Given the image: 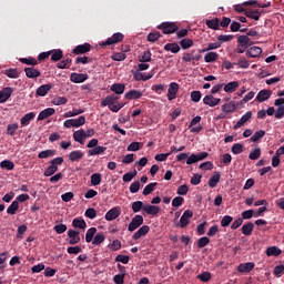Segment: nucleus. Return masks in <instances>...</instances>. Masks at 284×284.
<instances>
[{
	"label": "nucleus",
	"mask_w": 284,
	"mask_h": 284,
	"mask_svg": "<svg viewBox=\"0 0 284 284\" xmlns=\"http://www.w3.org/2000/svg\"><path fill=\"white\" fill-rule=\"evenodd\" d=\"M85 131L83 129L73 132V141H75V143L83 145V143H85Z\"/></svg>",
	"instance_id": "12"
},
{
	"label": "nucleus",
	"mask_w": 284,
	"mask_h": 284,
	"mask_svg": "<svg viewBox=\"0 0 284 284\" xmlns=\"http://www.w3.org/2000/svg\"><path fill=\"white\" fill-rule=\"evenodd\" d=\"M125 99H129V101H132L133 99H141L143 97V93L138 90H131L125 93Z\"/></svg>",
	"instance_id": "30"
},
{
	"label": "nucleus",
	"mask_w": 284,
	"mask_h": 284,
	"mask_svg": "<svg viewBox=\"0 0 284 284\" xmlns=\"http://www.w3.org/2000/svg\"><path fill=\"white\" fill-rule=\"evenodd\" d=\"M119 216H121V210H119L118 207H113L109 212H106L105 220L114 221V220L119 219Z\"/></svg>",
	"instance_id": "20"
},
{
	"label": "nucleus",
	"mask_w": 284,
	"mask_h": 284,
	"mask_svg": "<svg viewBox=\"0 0 284 284\" xmlns=\"http://www.w3.org/2000/svg\"><path fill=\"white\" fill-rule=\"evenodd\" d=\"M57 110L54 108H48L41 111L38 115V121H45V119H49V116H52Z\"/></svg>",
	"instance_id": "17"
},
{
	"label": "nucleus",
	"mask_w": 284,
	"mask_h": 284,
	"mask_svg": "<svg viewBox=\"0 0 284 284\" xmlns=\"http://www.w3.org/2000/svg\"><path fill=\"white\" fill-rule=\"evenodd\" d=\"M261 54H263V49H261V47H251L246 51V57H250V59H257Z\"/></svg>",
	"instance_id": "14"
},
{
	"label": "nucleus",
	"mask_w": 284,
	"mask_h": 284,
	"mask_svg": "<svg viewBox=\"0 0 284 284\" xmlns=\"http://www.w3.org/2000/svg\"><path fill=\"white\" fill-rule=\"evenodd\" d=\"M148 232H150V226L143 225L133 234V240L139 241V239H141V236H145Z\"/></svg>",
	"instance_id": "25"
},
{
	"label": "nucleus",
	"mask_w": 284,
	"mask_h": 284,
	"mask_svg": "<svg viewBox=\"0 0 284 284\" xmlns=\"http://www.w3.org/2000/svg\"><path fill=\"white\" fill-rule=\"evenodd\" d=\"M79 114H83V110L81 109H74L73 111H69L64 113V119H70L72 116H79Z\"/></svg>",
	"instance_id": "54"
},
{
	"label": "nucleus",
	"mask_w": 284,
	"mask_h": 284,
	"mask_svg": "<svg viewBox=\"0 0 284 284\" xmlns=\"http://www.w3.org/2000/svg\"><path fill=\"white\" fill-rule=\"evenodd\" d=\"M252 119V111H247L242 118L236 122V124L233 126L234 130H239V128H243L247 121Z\"/></svg>",
	"instance_id": "15"
},
{
	"label": "nucleus",
	"mask_w": 284,
	"mask_h": 284,
	"mask_svg": "<svg viewBox=\"0 0 284 284\" xmlns=\"http://www.w3.org/2000/svg\"><path fill=\"white\" fill-rule=\"evenodd\" d=\"M158 28L162 30L163 34H174V32H179V27L175 22H162Z\"/></svg>",
	"instance_id": "1"
},
{
	"label": "nucleus",
	"mask_w": 284,
	"mask_h": 284,
	"mask_svg": "<svg viewBox=\"0 0 284 284\" xmlns=\"http://www.w3.org/2000/svg\"><path fill=\"white\" fill-rule=\"evenodd\" d=\"M159 39H161V32L159 31H154L148 34V41H150V43H154L155 41H159Z\"/></svg>",
	"instance_id": "50"
},
{
	"label": "nucleus",
	"mask_w": 284,
	"mask_h": 284,
	"mask_svg": "<svg viewBox=\"0 0 284 284\" xmlns=\"http://www.w3.org/2000/svg\"><path fill=\"white\" fill-rule=\"evenodd\" d=\"M204 105H209L210 108H216L219 103H221V99L214 98V95H206L203 99Z\"/></svg>",
	"instance_id": "9"
},
{
	"label": "nucleus",
	"mask_w": 284,
	"mask_h": 284,
	"mask_svg": "<svg viewBox=\"0 0 284 284\" xmlns=\"http://www.w3.org/2000/svg\"><path fill=\"white\" fill-rule=\"evenodd\" d=\"M85 125V116L81 115L78 119H69L63 122V126L67 129L70 128H81Z\"/></svg>",
	"instance_id": "2"
},
{
	"label": "nucleus",
	"mask_w": 284,
	"mask_h": 284,
	"mask_svg": "<svg viewBox=\"0 0 284 284\" xmlns=\"http://www.w3.org/2000/svg\"><path fill=\"white\" fill-rule=\"evenodd\" d=\"M221 181V174L219 172H215L213 176L210 178L209 180V186L210 187H216L219 185V182Z\"/></svg>",
	"instance_id": "36"
},
{
	"label": "nucleus",
	"mask_w": 284,
	"mask_h": 284,
	"mask_svg": "<svg viewBox=\"0 0 284 284\" xmlns=\"http://www.w3.org/2000/svg\"><path fill=\"white\" fill-rule=\"evenodd\" d=\"M143 207H145V205H143V203L141 201H135L132 203V211L134 213L141 212V210H143Z\"/></svg>",
	"instance_id": "59"
},
{
	"label": "nucleus",
	"mask_w": 284,
	"mask_h": 284,
	"mask_svg": "<svg viewBox=\"0 0 284 284\" xmlns=\"http://www.w3.org/2000/svg\"><path fill=\"white\" fill-rule=\"evenodd\" d=\"M59 170V166L55 165H50L45 171H44V176H52L57 171Z\"/></svg>",
	"instance_id": "63"
},
{
	"label": "nucleus",
	"mask_w": 284,
	"mask_h": 284,
	"mask_svg": "<svg viewBox=\"0 0 284 284\" xmlns=\"http://www.w3.org/2000/svg\"><path fill=\"white\" fill-rule=\"evenodd\" d=\"M121 41H123V33L118 32L102 42V45H114V43H121Z\"/></svg>",
	"instance_id": "6"
},
{
	"label": "nucleus",
	"mask_w": 284,
	"mask_h": 284,
	"mask_svg": "<svg viewBox=\"0 0 284 284\" xmlns=\"http://www.w3.org/2000/svg\"><path fill=\"white\" fill-rule=\"evenodd\" d=\"M70 81H72V83H83L84 81H88V74H85V73H71Z\"/></svg>",
	"instance_id": "16"
},
{
	"label": "nucleus",
	"mask_w": 284,
	"mask_h": 284,
	"mask_svg": "<svg viewBox=\"0 0 284 284\" xmlns=\"http://www.w3.org/2000/svg\"><path fill=\"white\" fill-rule=\"evenodd\" d=\"M68 236H69V245H77V243L81 241V236L79 235V232L74 230H69Z\"/></svg>",
	"instance_id": "11"
},
{
	"label": "nucleus",
	"mask_w": 284,
	"mask_h": 284,
	"mask_svg": "<svg viewBox=\"0 0 284 284\" xmlns=\"http://www.w3.org/2000/svg\"><path fill=\"white\" fill-rule=\"evenodd\" d=\"M17 130H19V124L18 123L8 124L7 134L9 136H14V133L17 132Z\"/></svg>",
	"instance_id": "45"
},
{
	"label": "nucleus",
	"mask_w": 284,
	"mask_h": 284,
	"mask_svg": "<svg viewBox=\"0 0 284 284\" xmlns=\"http://www.w3.org/2000/svg\"><path fill=\"white\" fill-rule=\"evenodd\" d=\"M0 168H2V170H14V163L10 160H3L0 163Z\"/></svg>",
	"instance_id": "52"
},
{
	"label": "nucleus",
	"mask_w": 284,
	"mask_h": 284,
	"mask_svg": "<svg viewBox=\"0 0 284 284\" xmlns=\"http://www.w3.org/2000/svg\"><path fill=\"white\" fill-rule=\"evenodd\" d=\"M178 93H179V83H176V82L170 83L169 90H168L169 101H174V99H176Z\"/></svg>",
	"instance_id": "7"
},
{
	"label": "nucleus",
	"mask_w": 284,
	"mask_h": 284,
	"mask_svg": "<svg viewBox=\"0 0 284 284\" xmlns=\"http://www.w3.org/2000/svg\"><path fill=\"white\" fill-rule=\"evenodd\" d=\"M164 50L166 52H172L173 54H178V52L181 51V47H179V44H176V43H166L164 45Z\"/></svg>",
	"instance_id": "33"
},
{
	"label": "nucleus",
	"mask_w": 284,
	"mask_h": 284,
	"mask_svg": "<svg viewBox=\"0 0 284 284\" xmlns=\"http://www.w3.org/2000/svg\"><path fill=\"white\" fill-rule=\"evenodd\" d=\"M180 45H181L182 50H187V49L192 48V45H194V41H192V39H190V38H185L180 41Z\"/></svg>",
	"instance_id": "41"
},
{
	"label": "nucleus",
	"mask_w": 284,
	"mask_h": 284,
	"mask_svg": "<svg viewBox=\"0 0 284 284\" xmlns=\"http://www.w3.org/2000/svg\"><path fill=\"white\" fill-rule=\"evenodd\" d=\"M21 63H24L26 65H38L39 61L37 59L30 57V58H21L20 59Z\"/></svg>",
	"instance_id": "49"
},
{
	"label": "nucleus",
	"mask_w": 284,
	"mask_h": 284,
	"mask_svg": "<svg viewBox=\"0 0 284 284\" xmlns=\"http://www.w3.org/2000/svg\"><path fill=\"white\" fill-rule=\"evenodd\" d=\"M109 250L112 252H118V250H121V241L114 240L111 244H109Z\"/></svg>",
	"instance_id": "60"
},
{
	"label": "nucleus",
	"mask_w": 284,
	"mask_h": 284,
	"mask_svg": "<svg viewBox=\"0 0 284 284\" xmlns=\"http://www.w3.org/2000/svg\"><path fill=\"white\" fill-rule=\"evenodd\" d=\"M37 116L34 112L27 113L23 118H21L20 123L22 128L30 125V122Z\"/></svg>",
	"instance_id": "24"
},
{
	"label": "nucleus",
	"mask_w": 284,
	"mask_h": 284,
	"mask_svg": "<svg viewBox=\"0 0 284 284\" xmlns=\"http://www.w3.org/2000/svg\"><path fill=\"white\" fill-rule=\"evenodd\" d=\"M206 26L211 30H219L220 21L219 18L212 19V20H206Z\"/></svg>",
	"instance_id": "44"
},
{
	"label": "nucleus",
	"mask_w": 284,
	"mask_h": 284,
	"mask_svg": "<svg viewBox=\"0 0 284 284\" xmlns=\"http://www.w3.org/2000/svg\"><path fill=\"white\" fill-rule=\"evenodd\" d=\"M51 61H61L63 59V51L61 49H55L50 51Z\"/></svg>",
	"instance_id": "31"
},
{
	"label": "nucleus",
	"mask_w": 284,
	"mask_h": 284,
	"mask_svg": "<svg viewBox=\"0 0 284 284\" xmlns=\"http://www.w3.org/2000/svg\"><path fill=\"white\" fill-rule=\"evenodd\" d=\"M143 225V215H135L131 223L128 226L129 232H134V230H139Z\"/></svg>",
	"instance_id": "5"
},
{
	"label": "nucleus",
	"mask_w": 284,
	"mask_h": 284,
	"mask_svg": "<svg viewBox=\"0 0 284 284\" xmlns=\"http://www.w3.org/2000/svg\"><path fill=\"white\" fill-rule=\"evenodd\" d=\"M252 232H254V223L248 222L242 226V234L244 236H251Z\"/></svg>",
	"instance_id": "32"
},
{
	"label": "nucleus",
	"mask_w": 284,
	"mask_h": 284,
	"mask_svg": "<svg viewBox=\"0 0 284 284\" xmlns=\"http://www.w3.org/2000/svg\"><path fill=\"white\" fill-rule=\"evenodd\" d=\"M105 241V234L97 233L92 240V245H101Z\"/></svg>",
	"instance_id": "43"
},
{
	"label": "nucleus",
	"mask_w": 284,
	"mask_h": 284,
	"mask_svg": "<svg viewBox=\"0 0 284 284\" xmlns=\"http://www.w3.org/2000/svg\"><path fill=\"white\" fill-rule=\"evenodd\" d=\"M50 90H52V83L42 84L37 89L36 94L37 97H45Z\"/></svg>",
	"instance_id": "22"
},
{
	"label": "nucleus",
	"mask_w": 284,
	"mask_h": 284,
	"mask_svg": "<svg viewBox=\"0 0 284 284\" xmlns=\"http://www.w3.org/2000/svg\"><path fill=\"white\" fill-rule=\"evenodd\" d=\"M261 158V150L257 148V149H254L250 152L248 154V159H251V161H256Z\"/></svg>",
	"instance_id": "56"
},
{
	"label": "nucleus",
	"mask_w": 284,
	"mask_h": 284,
	"mask_svg": "<svg viewBox=\"0 0 284 284\" xmlns=\"http://www.w3.org/2000/svg\"><path fill=\"white\" fill-rule=\"evenodd\" d=\"M111 92H114V94H123L125 92V84H121V83L112 84Z\"/></svg>",
	"instance_id": "34"
},
{
	"label": "nucleus",
	"mask_w": 284,
	"mask_h": 284,
	"mask_svg": "<svg viewBox=\"0 0 284 284\" xmlns=\"http://www.w3.org/2000/svg\"><path fill=\"white\" fill-rule=\"evenodd\" d=\"M19 210V202L13 201L11 205L7 209V214L14 215L17 214V211Z\"/></svg>",
	"instance_id": "46"
},
{
	"label": "nucleus",
	"mask_w": 284,
	"mask_h": 284,
	"mask_svg": "<svg viewBox=\"0 0 284 284\" xmlns=\"http://www.w3.org/2000/svg\"><path fill=\"white\" fill-rule=\"evenodd\" d=\"M263 136H265V131L260 130V131L255 132V133L251 136V142H252V143H256V141H261V139H263Z\"/></svg>",
	"instance_id": "48"
},
{
	"label": "nucleus",
	"mask_w": 284,
	"mask_h": 284,
	"mask_svg": "<svg viewBox=\"0 0 284 284\" xmlns=\"http://www.w3.org/2000/svg\"><path fill=\"white\" fill-rule=\"evenodd\" d=\"M73 227H78L79 230H85L87 224L83 220L74 219L73 220Z\"/></svg>",
	"instance_id": "61"
},
{
	"label": "nucleus",
	"mask_w": 284,
	"mask_h": 284,
	"mask_svg": "<svg viewBox=\"0 0 284 284\" xmlns=\"http://www.w3.org/2000/svg\"><path fill=\"white\" fill-rule=\"evenodd\" d=\"M194 216V212L186 210L184 211L183 215L180 219V223L178 224V227H187L190 225V219Z\"/></svg>",
	"instance_id": "4"
},
{
	"label": "nucleus",
	"mask_w": 284,
	"mask_h": 284,
	"mask_svg": "<svg viewBox=\"0 0 284 284\" xmlns=\"http://www.w3.org/2000/svg\"><path fill=\"white\" fill-rule=\"evenodd\" d=\"M245 17H247L248 19H253L254 21H258V19H261V13L258 12V10H248L245 11Z\"/></svg>",
	"instance_id": "40"
},
{
	"label": "nucleus",
	"mask_w": 284,
	"mask_h": 284,
	"mask_svg": "<svg viewBox=\"0 0 284 284\" xmlns=\"http://www.w3.org/2000/svg\"><path fill=\"white\" fill-rule=\"evenodd\" d=\"M4 74H7L9 79H19V71H17V69H7Z\"/></svg>",
	"instance_id": "57"
},
{
	"label": "nucleus",
	"mask_w": 284,
	"mask_h": 284,
	"mask_svg": "<svg viewBox=\"0 0 284 284\" xmlns=\"http://www.w3.org/2000/svg\"><path fill=\"white\" fill-rule=\"evenodd\" d=\"M24 73L28 79H38V77H41V71L34 69L33 67L24 68Z\"/></svg>",
	"instance_id": "21"
},
{
	"label": "nucleus",
	"mask_w": 284,
	"mask_h": 284,
	"mask_svg": "<svg viewBox=\"0 0 284 284\" xmlns=\"http://www.w3.org/2000/svg\"><path fill=\"white\" fill-rule=\"evenodd\" d=\"M254 270V262L242 263L237 266V272L247 274Z\"/></svg>",
	"instance_id": "13"
},
{
	"label": "nucleus",
	"mask_w": 284,
	"mask_h": 284,
	"mask_svg": "<svg viewBox=\"0 0 284 284\" xmlns=\"http://www.w3.org/2000/svg\"><path fill=\"white\" fill-rule=\"evenodd\" d=\"M270 97H272V91L270 90H261L256 98L255 101H257V103H263V101H267V99H270Z\"/></svg>",
	"instance_id": "19"
},
{
	"label": "nucleus",
	"mask_w": 284,
	"mask_h": 284,
	"mask_svg": "<svg viewBox=\"0 0 284 284\" xmlns=\"http://www.w3.org/2000/svg\"><path fill=\"white\" fill-rule=\"evenodd\" d=\"M140 63H148L152 61V52L144 51L141 55H139Z\"/></svg>",
	"instance_id": "39"
},
{
	"label": "nucleus",
	"mask_w": 284,
	"mask_h": 284,
	"mask_svg": "<svg viewBox=\"0 0 284 284\" xmlns=\"http://www.w3.org/2000/svg\"><path fill=\"white\" fill-rule=\"evenodd\" d=\"M91 48L92 45H90V43L79 44L72 50V54H85L90 52Z\"/></svg>",
	"instance_id": "8"
},
{
	"label": "nucleus",
	"mask_w": 284,
	"mask_h": 284,
	"mask_svg": "<svg viewBox=\"0 0 284 284\" xmlns=\"http://www.w3.org/2000/svg\"><path fill=\"white\" fill-rule=\"evenodd\" d=\"M239 89V82L237 81H233V82H229L227 84L224 85V92H236V90Z\"/></svg>",
	"instance_id": "35"
},
{
	"label": "nucleus",
	"mask_w": 284,
	"mask_h": 284,
	"mask_svg": "<svg viewBox=\"0 0 284 284\" xmlns=\"http://www.w3.org/2000/svg\"><path fill=\"white\" fill-rule=\"evenodd\" d=\"M235 110H236L235 101H231L222 105V112H225L226 114H232V112H234Z\"/></svg>",
	"instance_id": "27"
},
{
	"label": "nucleus",
	"mask_w": 284,
	"mask_h": 284,
	"mask_svg": "<svg viewBox=\"0 0 284 284\" xmlns=\"http://www.w3.org/2000/svg\"><path fill=\"white\" fill-rule=\"evenodd\" d=\"M108 150L105 146H95L88 151L89 156H99V154H103Z\"/></svg>",
	"instance_id": "29"
},
{
	"label": "nucleus",
	"mask_w": 284,
	"mask_h": 284,
	"mask_svg": "<svg viewBox=\"0 0 284 284\" xmlns=\"http://www.w3.org/2000/svg\"><path fill=\"white\" fill-rule=\"evenodd\" d=\"M266 255L268 256H281V248L276 246H271L266 250Z\"/></svg>",
	"instance_id": "47"
},
{
	"label": "nucleus",
	"mask_w": 284,
	"mask_h": 284,
	"mask_svg": "<svg viewBox=\"0 0 284 284\" xmlns=\"http://www.w3.org/2000/svg\"><path fill=\"white\" fill-rule=\"evenodd\" d=\"M209 154L207 152H202L199 154H191L190 156L186 158V165H192L193 163H199V161H203L207 159Z\"/></svg>",
	"instance_id": "3"
},
{
	"label": "nucleus",
	"mask_w": 284,
	"mask_h": 284,
	"mask_svg": "<svg viewBox=\"0 0 284 284\" xmlns=\"http://www.w3.org/2000/svg\"><path fill=\"white\" fill-rule=\"evenodd\" d=\"M205 245H210V237L204 236L197 240V247L203 248Z\"/></svg>",
	"instance_id": "62"
},
{
	"label": "nucleus",
	"mask_w": 284,
	"mask_h": 284,
	"mask_svg": "<svg viewBox=\"0 0 284 284\" xmlns=\"http://www.w3.org/2000/svg\"><path fill=\"white\" fill-rule=\"evenodd\" d=\"M154 187H156V182L148 184V185L144 187L142 194H143L144 196H148L149 194H152V192H154Z\"/></svg>",
	"instance_id": "55"
},
{
	"label": "nucleus",
	"mask_w": 284,
	"mask_h": 284,
	"mask_svg": "<svg viewBox=\"0 0 284 284\" xmlns=\"http://www.w3.org/2000/svg\"><path fill=\"white\" fill-rule=\"evenodd\" d=\"M53 105H65L68 99L65 97H57L52 100Z\"/></svg>",
	"instance_id": "58"
},
{
	"label": "nucleus",
	"mask_w": 284,
	"mask_h": 284,
	"mask_svg": "<svg viewBox=\"0 0 284 284\" xmlns=\"http://www.w3.org/2000/svg\"><path fill=\"white\" fill-rule=\"evenodd\" d=\"M57 154V151L54 150H44L38 154V159H52Z\"/></svg>",
	"instance_id": "37"
},
{
	"label": "nucleus",
	"mask_w": 284,
	"mask_h": 284,
	"mask_svg": "<svg viewBox=\"0 0 284 284\" xmlns=\"http://www.w3.org/2000/svg\"><path fill=\"white\" fill-rule=\"evenodd\" d=\"M143 212H145L150 216H156V214H159V212H161V209L159 206L146 204L143 206Z\"/></svg>",
	"instance_id": "23"
},
{
	"label": "nucleus",
	"mask_w": 284,
	"mask_h": 284,
	"mask_svg": "<svg viewBox=\"0 0 284 284\" xmlns=\"http://www.w3.org/2000/svg\"><path fill=\"white\" fill-rule=\"evenodd\" d=\"M115 101H116V98L109 95L104 100H102L101 105L103 108L105 106L110 108V105H112Z\"/></svg>",
	"instance_id": "51"
},
{
	"label": "nucleus",
	"mask_w": 284,
	"mask_h": 284,
	"mask_svg": "<svg viewBox=\"0 0 284 284\" xmlns=\"http://www.w3.org/2000/svg\"><path fill=\"white\" fill-rule=\"evenodd\" d=\"M284 116V106H277L275 110V119H283Z\"/></svg>",
	"instance_id": "64"
},
{
	"label": "nucleus",
	"mask_w": 284,
	"mask_h": 284,
	"mask_svg": "<svg viewBox=\"0 0 284 284\" xmlns=\"http://www.w3.org/2000/svg\"><path fill=\"white\" fill-rule=\"evenodd\" d=\"M97 234V227H91L87 231V234H85V241L88 243H92V241H94V236Z\"/></svg>",
	"instance_id": "42"
},
{
	"label": "nucleus",
	"mask_w": 284,
	"mask_h": 284,
	"mask_svg": "<svg viewBox=\"0 0 284 284\" xmlns=\"http://www.w3.org/2000/svg\"><path fill=\"white\" fill-rule=\"evenodd\" d=\"M216 59H219V53H216V52H207L204 55L205 63H214V61H216Z\"/></svg>",
	"instance_id": "38"
},
{
	"label": "nucleus",
	"mask_w": 284,
	"mask_h": 284,
	"mask_svg": "<svg viewBox=\"0 0 284 284\" xmlns=\"http://www.w3.org/2000/svg\"><path fill=\"white\" fill-rule=\"evenodd\" d=\"M237 43L241 48H250V45H252V40L247 36H240L237 38Z\"/></svg>",
	"instance_id": "26"
},
{
	"label": "nucleus",
	"mask_w": 284,
	"mask_h": 284,
	"mask_svg": "<svg viewBox=\"0 0 284 284\" xmlns=\"http://www.w3.org/2000/svg\"><path fill=\"white\" fill-rule=\"evenodd\" d=\"M81 159H83V152L82 151H72L71 153H69V161H71L72 163L77 162V161H81Z\"/></svg>",
	"instance_id": "28"
},
{
	"label": "nucleus",
	"mask_w": 284,
	"mask_h": 284,
	"mask_svg": "<svg viewBox=\"0 0 284 284\" xmlns=\"http://www.w3.org/2000/svg\"><path fill=\"white\" fill-rule=\"evenodd\" d=\"M182 61L185 63H190L192 61H201V54H194V51L184 53L182 57Z\"/></svg>",
	"instance_id": "18"
},
{
	"label": "nucleus",
	"mask_w": 284,
	"mask_h": 284,
	"mask_svg": "<svg viewBox=\"0 0 284 284\" xmlns=\"http://www.w3.org/2000/svg\"><path fill=\"white\" fill-rule=\"evenodd\" d=\"M91 185H101V173H93L91 175Z\"/></svg>",
	"instance_id": "53"
},
{
	"label": "nucleus",
	"mask_w": 284,
	"mask_h": 284,
	"mask_svg": "<svg viewBox=\"0 0 284 284\" xmlns=\"http://www.w3.org/2000/svg\"><path fill=\"white\" fill-rule=\"evenodd\" d=\"M14 90L10 87L4 88L3 90L0 91V103H6L10 97H12V93Z\"/></svg>",
	"instance_id": "10"
}]
</instances>
